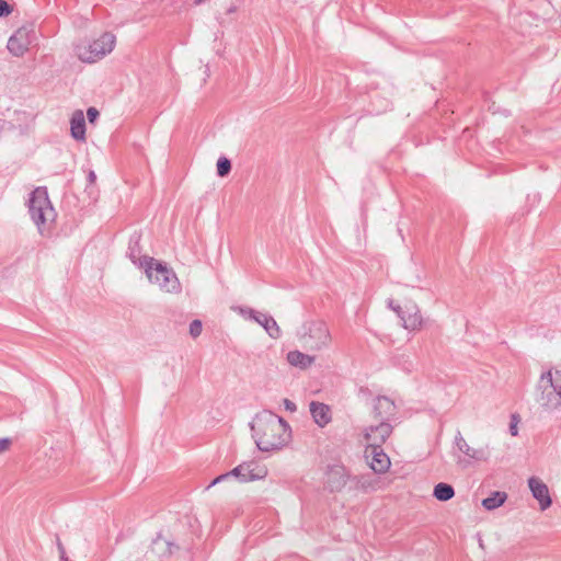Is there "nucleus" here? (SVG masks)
Returning a JSON list of instances; mask_svg holds the SVG:
<instances>
[{
	"instance_id": "obj_1",
	"label": "nucleus",
	"mask_w": 561,
	"mask_h": 561,
	"mask_svg": "<svg viewBox=\"0 0 561 561\" xmlns=\"http://www.w3.org/2000/svg\"><path fill=\"white\" fill-rule=\"evenodd\" d=\"M252 437L261 451L282 449L290 439V426L287 421L272 412L256 416L251 423Z\"/></svg>"
},
{
	"instance_id": "obj_2",
	"label": "nucleus",
	"mask_w": 561,
	"mask_h": 561,
	"mask_svg": "<svg viewBox=\"0 0 561 561\" xmlns=\"http://www.w3.org/2000/svg\"><path fill=\"white\" fill-rule=\"evenodd\" d=\"M139 268H142L151 283L167 293H180L181 284L174 271L167 263L157 261L151 256L144 255L139 259Z\"/></svg>"
},
{
	"instance_id": "obj_3",
	"label": "nucleus",
	"mask_w": 561,
	"mask_h": 561,
	"mask_svg": "<svg viewBox=\"0 0 561 561\" xmlns=\"http://www.w3.org/2000/svg\"><path fill=\"white\" fill-rule=\"evenodd\" d=\"M115 35L105 32L96 39L77 45L76 54L81 61L93 64L110 54L115 47Z\"/></svg>"
},
{
	"instance_id": "obj_4",
	"label": "nucleus",
	"mask_w": 561,
	"mask_h": 561,
	"mask_svg": "<svg viewBox=\"0 0 561 561\" xmlns=\"http://www.w3.org/2000/svg\"><path fill=\"white\" fill-rule=\"evenodd\" d=\"M28 213L33 222L41 230V226L55 218V210L45 186L36 187L28 198Z\"/></svg>"
},
{
	"instance_id": "obj_5",
	"label": "nucleus",
	"mask_w": 561,
	"mask_h": 561,
	"mask_svg": "<svg viewBox=\"0 0 561 561\" xmlns=\"http://www.w3.org/2000/svg\"><path fill=\"white\" fill-rule=\"evenodd\" d=\"M302 341L305 346L313 351L327 347L331 341V334L327 323L322 320H312L304 324Z\"/></svg>"
},
{
	"instance_id": "obj_6",
	"label": "nucleus",
	"mask_w": 561,
	"mask_h": 561,
	"mask_svg": "<svg viewBox=\"0 0 561 561\" xmlns=\"http://www.w3.org/2000/svg\"><path fill=\"white\" fill-rule=\"evenodd\" d=\"M35 38L36 35L33 28L22 26L10 36L7 48L13 56L21 57L28 50Z\"/></svg>"
},
{
	"instance_id": "obj_7",
	"label": "nucleus",
	"mask_w": 561,
	"mask_h": 561,
	"mask_svg": "<svg viewBox=\"0 0 561 561\" xmlns=\"http://www.w3.org/2000/svg\"><path fill=\"white\" fill-rule=\"evenodd\" d=\"M267 472L265 466L257 465L254 461L242 462L228 471L230 478L233 477L241 483L263 480Z\"/></svg>"
},
{
	"instance_id": "obj_8",
	"label": "nucleus",
	"mask_w": 561,
	"mask_h": 561,
	"mask_svg": "<svg viewBox=\"0 0 561 561\" xmlns=\"http://www.w3.org/2000/svg\"><path fill=\"white\" fill-rule=\"evenodd\" d=\"M347 481H351V473L345 466L340 463L328 466L325 471V488L330 492H341Z\"/></svg>"
},
{
	"instance_id": "obj_9",
	"label": "nucleus",
	"mask_w": 561,
	"mask_h": 561,
	"mask_svg": "<svg viewBox=\"0 0 561 561\" xmlns=\"http://www.w3.org/2000/svg\"><path fill=\"white\" fill-rule=\"evenodd\" d=\"M454 446L466 456L463 459L461 457L458 458L457 463L459 465L468 466L472 461H485L488 459L485 450L470 447L460 431H457L455 435Z\"/></svg>"
},
{
	"instance_id": "obj_10",
	"label": "nucleus",
	"mask_w": 561,
	"mask_h": 561,
	"mask_svg": "<svg viewBox=\"0 0 561 561\" xmlns=\"http://www.w3.org/2000/svg\"><path fill=\"white\" fill-rule=\"evenodd\" d=\"M378 425H371L365 428L364 437L368 445H383L392 433L390 421L379 420Z\"/></svg>"
},
{
	"instance_id": "obj_11",
	"label": "nucleus",
	"mask_w": 561,
	"mask_h": 561,
	"mask_svg": "<svg viewBox=\"0 0 561 561\" xmlns=\"http://www.w3.org/2000/svg\"><path fill=\"white\" fill-rule=\"evenodd\" d=\"M366 453H369L366 457L371 456V461L369 463L370 468L376 473H385L388 471L391 462L388 455L383 451L381 445H367Z\"/></svg>"
},
{
	"instance_id": "obj_12",
	"label": "nucleus",
	"mask_w": 561,
	"mask_h": 561,
	"mask_svg": "<svg viewBox=\"0 0 561 561\" xmlns=\"http://www.w3.org/2000/svg\"><path fill=\"white\" fill-rule=\"evenodd\" d=\"M528 486L533 496L538 501L541 511H546L552 505L549 489L539 478L530 477L528 479Z\"/></svg>"
},
{
	"instance_id": "obj_13",
	"label": "nucleus",
	"mask_w": 561,
	"mask_h": 561,
	"mask_svg": "<svg viewBox=\"0 0 561 561\" xmlns=\"http://www.w3.org/2000/svg\"><path fill=\"white\" fill-rule=\"evenodd\" d=\"M373 412L377 420L391 421L397 414V407L390 398L378 396L375 399Z\"/></svg>"
},
{
	"instance_id": "obj_14",
	"label": "nucleus",
	"mask_w": 561,
	"mask_h": 561,
	"mask_svg": "<svg viewBox=\"0 0 561 561\" xmlns=\"http://www.w3.org/2000/svg\"><path fill=\"white\" fill-rule=\"evenodd\" d=\"M549 387L542 390L540 398L538 399L540 405L547 410L556 409L561 402V399L558 396V389L553 383V378L551 373H547Z\"/></svg>"
},
{
	"instance_id": "obj_15",
	"label": "nucleus",
	"mask_w": 561,
	"mask_h": 561,
	"mask_svg": "<svg viewBox=\"0 0 561 561\" xmlns=\"http://www.w3.org/2000/svg\"><path fill=\"white\" fill-rule=\"evenodd\" d=\"M309 410L314 423L319 427H324L332 421L331 409L325 403L311 401L309 404Z\"/></svg>"
},
{
	"instance_id": "obj_16",
	"label": "nucleus",
	"mask_w": 561,
	"mask_h": 561,
	"mask_svg": "<svg viewBox=\"0 0 561 561\" xmlns=\"http://www.w3.org/2000/svg\"><path fill=\"white\" fill-rule=\"evenodd\" d=\"M400 319L403 328L410 331L417 330L422 325V316L415 305H405Z\"/></svg>"
},
{
	"instance_id": "obj_17",
	"label": "nucleus",
	"mask_w": 561,
	"mask_h": 561,
	"mask_svg": "<svg viewBox=\"0 0 561 561\" xmlns=\"http://www.w3.org/2000/svg\"><path fill=\"white\" fill-rule=\"evenodd\" d=\"M85 119L81 110H76L70 118V133L75 140H85Z\"/></svg>"
},
{
	"instance_id": "obj_18",
	"label": "nucleus",
	"mask_w": 561,
	"mask_h": 561,
	"mask_svg": "<svg viewBox=\"0 0 561 561\" xmlns=\"http://www.w3.org/2000/svg\"><path fill=\"white\" fill-rule=\"evenodd\" d=\"M255 322L265 330L270 337L274 340L280 337L282 331L272 316L261 312L260 316L255 318Z\"/></svg>"
},
{
	"instance_id": "obj_19",
	"label": "nucleus",
	"mask_w": 561,
	"mask_h": 561,
	"mask_svg": "<svg viewBox=\"0 0 561 561\" xmlns=\"http://www.w3.org/2000/svg\"><path fill=\"white\" fill-rule=\"evenodd\" d=\"M316 360L314 356L305 354L300 351H290L287 353V362L295 367L307 369Z\"/></svg>"
},
{
	"instance_id": "obj_20",
	"label": "nucleus",
	"mask_w": 561,
	"mask_h": 561,
	"mask_svg": "<svg viewBox=\"0 0 561 561\" xmlns=\"http://www.w3.org/2000/svg\"><path fill=\"white\" fill-rule=\"evenodd\" d=\"M140 240H141V234L137 231L134 232L129 237L128 249H127V256L138 267H139V259H141L144 256V255H140V253H141Z\"/></svg>"
},
{
	"instance_id": "obj_21",
	"label": "nucleus",
	"mask_w": 561,
	"mask_h": 561,
	"mask_svg": "<svg viewBox=\"0 0 561 561\" xmlns=\"http://www.w3.org/2000/svg\"><path fill=\"white\" fill-rule=\"evenodd\" d=\"M173 549L178 550L179 547L170 541L163 540L159 536L152 541L150 552L158 554L160 558H167L173 553Z\"/></svg>"
},
{
	"instance_id": "obj_22",
	"label": "nucleus",
	"mask_w": 561,
	"mask_h": 561,
	"mask_svg": "<svg viewBox=\"0 0 561 561\" xmlns=\"http://www.w3.org/2000/svg\"><path fill=\"white\" fill-rule=\"evenodd\" d=\"M507 500V494L503 491H493L491 494L482 500V506L486 511H494L502 506Z\"/></svg>"
},
{
	"instance_id": "obj_23",
	"label": "nucleus",
	"mask_w": 561,
	"mask_h": 561,
	"mask_svg": "<svg viewBox=\"0 0 561 561\" xmlns=\"http://www.w3.org/2000/svg\"><path fill=\"white\" fill-rule=\"evenodd\" d=\"M433 496L439 502H447L455 496V489L449 483L439 482L434 486Z\"/></svg>"
},
{
	"instance_id": "obj_24",
	"label": "nucleus",
	"mask_w": 561,
	"mask_h": 561,
	"mask_svg": "<svg viewBox=\"0 0 561 561\" xmlns=\"http://www.w3.org/2000/svg\"><path fill=\"white\" fill-rule=\"evenodd\" d=\"M217 175L227 176L231 172V161L227 157H220L216 163Z\"/></svg>"
},
{
	"instance_id": "obj_25",
	"label": "nucleus",
	"mask_w": 561,
	"mask_h": 561,
	"mask_svg": "<svg viewBox=\"0 0 561 561\" xmlns=\"http://www.w3.org/2000/svg\"><path fill=\"white\" fill-rule=\"evenodd\" d=\"M236 310L239 312V314H241L244 319L247 320H251V321H254L255 322V318H257V316H260V311H256L254 310L253 308H250V307H237Z\"/></svg>"
},
{
	"instance_id": "obj_26",
	"label": "nucleus",
	"mask_w": 561,
	"mask_h": 561,
	"mask_svg": "<svg viewBox=\"0 0 561 561\" xmlns=\"http://www.w3.org/2000/svg\"><path fill=\"white\" fill-rule=\"evenodd\" d=\"M351 481L355 483V489H360L363 491H367L371 486V483L365 477L351 476Z\"/></svg>"
},
{
	"instance_id": "obj_27",
	"label": "nucleus",
	"mask_w": 561,
	"mask_h": 561,
	"mask_svg": "<svg viewBox=\"0 0 561 561\" xmlns=\"http://www.w3.org/2000/svg\"><path fill=\"white\" fill-rule=\"evenodd\" d=\"M203 331V323L199 319H195L190 323V334L193 339L198 337Z\"/></svg>"
},
{
	"instance_id": "obj_28",
	"label": "nucleus",
	"mask_w": 561,
	"mask_h": 561,
	"mask_svg": "<svg viewBox=\"0 0 561 561\" xmlns=\"http://www.w3.org/2000/svg\"><path fill=\"white\" fill-rule=\"evenodd\" d=\"M13 11V7L5 0H0V18L9 16Z\"/></svg>"
},
{
	"instance_id": "obj_29",
	"label": "nucleus",
	"mask_w": 561,
	"mask_h": 561,
	"mask_svg": "<svg viewBox=\"0 0 561 561\" xmlns=\"http://www.w3.org/2000/svg\"><path fill=\"white\" fill-rule=\"evenodd\" d=\"M99 117H100V112L96 107L90 106L87 110V118H88L89 123L95 124L96 121L99 119Z\"/></svg>"
},
{
	"instance_id": "obj_30",
	"label": "nucleus",
	"mask_w": 561,
	"mask_h": 561,
	"mask_svg": "<svg viewBox=\"0 0 561 561\" xmlns=\"http://www.w3.org/2000/svg\"><path fill=\"white\" fill-rule=\"evenodd\" d=\"M519 417L517 414H512L511 423H510V433L512 436H516L518 434L517 423Z\"/></svg>"
},
{
	"instance_id": "obj_31",
	"label": "nucleus",
	"mask_w": 561,
	"mask_h": 561,
	"mask_svg": "<svg viewBox=\"0 0 561 561\" xmlns=\"http://www.w3.org/2000/svg\"><path fill=\"white\" fill-rule=\"evenodd\" d=\"M230 476L228 472L226 473H222L218 477H216L206 488V490H208L209 488L214 486L215 484L219 483V482H224L225 480L229 479Z\"/></svg>"
},
{
	"instance_id": "obj_32",
	"label": "nucleus",
	"mask_w": 561,
	"mask_h": 561,
	"mask_svg": "<svg viewBox=\"0 0 561 561\" xmlns=\"http://www.w3.org/2000/svg\"><path fill=\"white\" fill-rule=\"evenodd\" d=\"M12 444V439L9 437L0 438V454L8 450Z\"/></svg>"
},
{
	"instance_id": "obj_33",
	"label": "nucleus",
	"mask_w": 561,
	"mask_h": 561,
	"mask_svg": "<svg viewBox=\"0 0 561 561\" xmlns=\"http://www.w3.org/2000/svg\"><path fill=\"white\" fill-rule=\"evenodd\" d=\"M388 306L389 308H391L397 314L398 317L400 318V316L402 314L403 310H404V307H401L400 305H394L393 300L390 299L388 301Z\"/></svg>"
},
{
	"instance_id": "obj_34",
	"label": "nucleus",
	"mask_w": 561,
	"mask_h": 561,
	"mask_svg": "<svg viewBox=\"0 0 561 561\" xmlns=\"http://www.w3.org/2000/svg\"><path fill=\"white\" fill-rule=\"evenodd\" d=\"M283 404H284V408L289 411V412H296L297 411V405L295 402H293L291 400L289 399H284L283 401Z\"/></svg>"
},
{
	"instance_id": "obj_35",
	"label": "nucleus",
	"mask_w": 561,
	"mask_h": 561,
	"mask_svg": "<svg viewBox=\"0 0 561 561\" xmlns=\"http://www.w3.org/2000/svg\"><path fill=\"white\" fill-rule=\"evenodd\" d=\"M553 383L558 389V396L561 399V371H557L556 378L553 379Z\"/></svg>"
},
{
	"instance_id": "obj_36",
	"label": "nucleus",
	"mask_w": 561,
	"mask_h": 561,
	"mask_svg": "<svg viewBox=\"0 0 561 561\" xmlns=\"http://www.w3.org/2000/svg\"><path fill=\"white\" fill-rule=\"evenodd\" d=\"M87 180H88L89 185H94L95 184L96 174H95V172L93 170H90L88 172Z\"/></svg>"
},
{
	"instance_id": "obj_37",
	"label": "nucleus",
	"mask_w": 561,
	"mask_h": 561,
	"mask_svg": "<svg viewBox=\"0 0 561 561\" xmlns=\"http://www.w3.org/2000/svg\"><path fill=\"white\" fill-rule=\"evenodd\" d=\"M57 548H58L59 554H65L66 549L58 537H57Z\"/></svg>"
},
{
	"instance_id": "obj_38",
	"label": "nucleus",
	"mask_w": 561,
	"mask_h": 561,
	"mask_svg": "<svg viewBox=\"0 0 561 561\" xmlns=\"http://www.w3.org/2000/svg\"><path fill=\"white\" fill-rule=\"evenodd\" d=\"M59 561H69L68 557L65 554H59Z\"/></svg>"
},
{
	"instance_id": "obj_39",
	"label": "nucleus",
	"mask_w": 561,
	"mask_h": 561,
	"mask_svg": "<svg viewBox=\"0 0 561 561\" xmlns=\"http://www.w3.org/2000/svg\"><path fill=\"white\" fill-rule=\"evenodd\" d=\"M206 0H194V4L195 5H199L202 3H204Z\"/></svg>"
}]
</instances>
